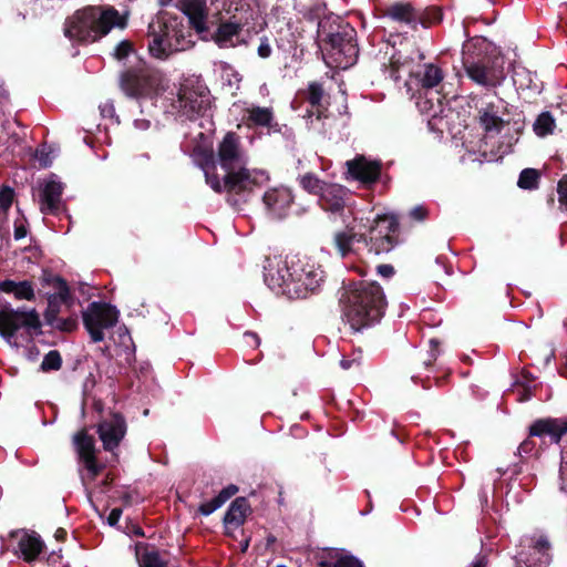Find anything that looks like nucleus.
<instances>
[{
  "label": "nucleus",
  "mask_w": 567,
  "mask_h": 567,
  "mask_svg": "<svg viewBox=\"0 0 567 567\" xmlns=\"http://www.w3.org/2000/svg\"><path fill=\"white\" fill-rule=\"evenodd\" d=\"M276 567H286V566H285V565H278V566H276Z\"/></svg>",
  "instance_id": "nucleus-64"
},
{
  "label": "nucleus",
  "mask_w": 567,
  "mask_h": 567,
  "mask_svg": "<svg viewBox=\"0 0 567 567\" xmlns=\"http://www.w3.org/2000/svg\"><path fill=\"white\" fill-rule=\"evenodd\" d=\"M38 354H39V352L34 347H32L28 350V358L30 360H34Z\"/></svg>",
  "instance_id": "nucleus-54"
},
{
  "label": "nucleus",
  "mask_w": 567,
  "mask_h": 567,
  "mask_svg": "<svg viewBox=\"0 0 567 567\" xmlns=\"http://www.w3.org/2000/svg\"><path fill=\"white\" fill-rule=\"evenodd\" d=\"M262 203L271 218L281 219L288 215L293 203V195L290 188L276 186L265 192Z\"/></svg>",
  "instance_id": "nucleus-16"
},
{
  "label": "nucleus",
  "mask_w": 567,
  "mask_h": 567,
  "mask_svg": "<svg viewBox=\"0 0 567 567\" xmlns=\"http://www.w3.org/2000/svg\"><path fill=\"white\" fill-rule=\"evenodd\" d=\"M100 111L103 117L113 118L115 116V107L114 104L110 101L100 105Z\"/></svg>",
  "instance_id": "nucleus-44"
},
{
  "label": "nucleus",
  "mask_w": 567,
  "mask_h": 567,
  "mask_svg": "<svg viewBox=\"0 0 567 567\" xmlns=\"http://www.w3.org/2000/svg\"><path fill=\"white\" fill-rule=\"evenodd\" d=\"M62 365V358L56 350H51L49 353L45 354L43 358V361L41 363V370L47 371H56Z\"/></svg>",
  "instance_id": "nucleus-36"
},
{
  "label": "nucleus",
  "mask_w": 567,
  "mask_h": 567,
  "mask_svg": "<svg viewBox=\"0 0 567 567\" xmlns=\"http://www.w3.org/2000/svg\"><path fill=\"white\" fill-rule=\"evenodd\" d=\"M55 287L58 291L49 296L48 309L45 312L47 321L50 324L54 323L56 316L62 311V308L68 309L73 302L65 280L56 278Z\"/></svg>",
  "instance_id": "nucleus-25"
},
{
  "label": "nucleus",
  "mask_w": 567,
  "mask_h": 567,
  "mask_svg": "<svg viewBox=\"0 0 567 567\" xmlns=\"http://www.w3.org/2000/svg\"><path fill=\"white\" fill-rule=\"evenodd\" d=\"M248 156L240 145L239 137L227 133L217 146L216 159L213 153L205 156L199 164L204 171L206 183L217 193L251 192L269 181L264 169H249Z\"/></svg>",
  "instance_id": "nucleus-1"
},
{
  "label": "nucleus",
  "mask_w": 567,
  "mask_h": 567,
  "mask_svg": "<svg viewBox=\"0 0 567 567\" xmlns=\"http://www.w3.org/2000/svg\"><path fill=\"white\" fill-rule=\"evenodd\" d=\"M354 30L330 33L328 43L331 47L334 61L342 68L352 64L358 55L357 44L354 43Z\"/></svg>",
  "instance_id": "nucleus-14"
},
{
  "label": "nucleus",
  "mask_w": 567,
  "mask_h": 567,
  "mask_svg": "<svg viewBox=\"0 0 567 567\" xmlns=\"http://www.w3.org/2000/svg\"><path fill=\"white\" fill-rule=\"evenodd\" d=\"M524 563L527 567H547L550 563L549 543L546 538L540 537L533 546L529 557H525L519 553L516 557V567H522Z\"/></svg>",
  "instance_id": "nucleus-29"
},
{
  "label": "nucleus",
  "mask_w": 567,
  "mask_h": 567,
  "mask_svg": "<svg viewBox=\"0 0 567 567\" xmlns=\"http://www.w3.org/2000/svg\"><path fill=\"white\" fill-rule=\"evenodd\" d=\"M238 492V487L235 485H228L219 492L216 498L224 505L231 496Z\"/></svg>",
  "instance_id": "nucleus-41"
},
{
  "label": "nucleus",
  "mask_w": 567,
  "mask_h": 567,
  "mask_svg": "<svg viewBox=\"0 0 567 567\" xmlns=\"http://www.w3.org/2000/svg\"><path fill=\"white\" fill-rule=\"evenodd\" d=\"M244 120L248 126L266 127L269 132H280V125L275 121L272 107L248 104L244 111Z\"/></svg>",
  "instance_id": "nucleus-23"
},
{
  "label": "nucleus",
  "mask_w": 567,
  "mask_h": 567,
  "mask_svg": "<svg viewBox=\"0 0 567 567\" xmlns=\"http://www.w3.org/2000/svg\"><path fill=\"white\" fill-rule=\"evenodd\" d=\"M506 103L503 100L487 103L480 109L478 118L486 136L493 137L501 133L507 121L504 118Z\"/></svg>",
  "instance_id": "nucleus-20"
},
{
  "label": "nucleus",
  "mask_w": 567,
  "mask_h": 567,
  "mask_svg": "<svg viewBox=\"0 0 567 567\" xmlns=\"http://www.w3.org/2000/svg\"><path fill=\"white\" fill-rule=\"evenodd\" d=\"M121 87L131 97H153L159 87V78L147 70H130L121 76Z\"/></svg>",
  "instance_id": "nucleus-12"
},
{
  "label": "nucleus",
  "mask_w": 567,
  "mask_h": 567,
  "mask_svg": "<svg viewBox=\"0 0 567 567\" xmlns=\"http://www.w3.org/2000/svg\"><path fill=\"white\" fill-rule=\"evenodd\" d=\"M132 51V43L127 40H124L116 45L114 55L117 60H122L125 59Z\"/></svg>",
  "instance_id": "nucleus-39"
},
{
  "label": "nucleus",
  "mask_w": 567,
  "mask_h": 567,
  "mask_svg": "<svg viewBox=\"0 0 567 567\" xmlns=\"http://www.w3.org/2000/svg\"><path fill=\"white\" fill-rule=\"evenodd\" d=\"M97 433L104 450L113 452L126 434V422L121 414H112L99 423Z\"/></svg>",
  "instance_id": "nucleus-17"
},
{
  "label": "nucleus",
  "mask_w": 567,
  "mask_h": 567,
  "mask_svg": "<svg viewBox=\"0 0 567 567\" xmlns=\"http://www.w3.org/2000/svg\"><path fill=\"white\" fill-rule=\"evenodd\" d=\"M9 546L16 555L25 561H32L41 554L44 544L35 533L17 530L11 533Z\"/></svg>",
  "instance_id": "nucleus-18"
},
{
  "label": "nucleus",
  "mask_w": 567,
  "mask_h": 567,
  "mask_svg": "<svg viewBox=\"0 0 567 567\" xmlns=\"http://www.w3.org/2000/svg\"><path fill=\"white\" fill-rule=\"evenodd\" d=\"M485 561H484V558L483 557H480L477 559H475L472 564H471V567H485Z\"/></svg>",
  "instance_id": "nucleus-53"
},
{
  "label": "nucleus",
  "mask_w": 567,
  "mask_h": 567,
  "mask_svg": "<svg viewBox=\"0 0 567 567\" xmlns=\"http://www.w3.org/2000/svg\"><path fill=\"white\" fill-rule=\"evenodd\" d=\"M196 153H199V148H194V155H195Z\"/></svg>",
  "instance_id": "nucleus-61"
},
{
  "label": "nucleus",
  "mask_w": 567,
  "mask_h": 567,
  "mask_svg": "<svg viewBox=\"0 0 567 567\" xmlns=\"http://www.w3.org/2000/svg\"><path fill=\"white\" fill-rule=\"evenodd\" d=\"M355 363H357L355 360H348V359H344V358L340 361V365L344 370L350 369Z\"/></svg>",
  "instance_id": "nucleus-52"
},
{
  "label": "nucleus",
  "mask_w": 567,
  "mask_h": 567,
  "mask_svg": "<svg viewBox=\"0 0 567 567\" xmlns=\"http://www.w3.org/2000/svg\"><path fill=\"white\" fill-rule=\"evenodd\" d=\"M42 155H43L42 151L37 153V157L43 164V166H49L51 162L47 158H43Z\"/></svg>",
  "instance_id": "nucleus-55"
},
{
  "label": "nucleus",
  "mask_w": 567,
  "mask_h": 567,
  "mask_svg": "<svg viewBox=\"0 0 567 567\" xmlns=\"http://www.w3.org/2000/svg\"><path fill=\"white\" fill-rule=\"evenodd\" d=\"M118 310L105 302H91L83 311V323L93 342L105 338V330L113 328L118 320Z\"/></svg>",
  "instance_id": "nucleus-10"
},
{
  "label": "nucleus",
  "mask_w": 567,
  "mask_h": 567,
  "mask_svg": "<svg viewBox=\"0 0 567 567\" xmlns=\"http://www.w3.org/2000/svg\"><path fill=\"white\" fill-rule=\"evenodd\" d=\"M560 489H561L563 492H567V487H566L565 485H561V486H560Z\"/></svg>",
  "instance_id": "nucleus-60"
},
{
  "label": "nucleus",
  "mask_w": 567,
  "mask_h": 567,
  "mask_svg": "<svg viewBox=\"0 0 567 567\" xmlns=\"http://www.w3.org/2000/svg\"><path fill=\"white\" fill-rule=\"evenodd\" d=\"M221 506L220 502L215 497L212 501L200 504L198 511L202 515L208 516Z\"/></svg>",
  "instance_id": "nucleus-40"
},
{
  "label": "nucleus",
  "mask_w": 567,
  "mask_h": 567,
  "mask_svg": "<svg viewBox=\"0 0 567 567\" xmlns=\"http://www.w3.org/2000/svg\"><path fill=\"white\" fill-rule=\"evenodd\" d=\"M556 122L554 116L549 112L540 113L533 124L535 134L539 137H545L553 134Z\"/></svg>",
  "instance_id": "nucleus-31"
},
{
  "label": "nucleus",
  "mask_w": 567,
  "mask_h": 567,
  "mask_svg": "<svg viewBox=\"0 0 567 567\" xmlns=\"http://www.w3.org/2000/svg\"><path fill=\"white\" fill-rule=\"evenodd\" d=\"M74 444L79 457L86 470V473L82 475L83 485L86 486L89 482L96 478L103 466L96 461L95 441L92 436L87 435L85 432H80L74 436Z\"/></svg>",
  "instance_id": "nucleus-13"
},
{
  "label": "nucleus",
  "mask_w": 567,
  "mask_h": 567,
  "mask_svg": "<svg viewBox=\"0 0 567 567\" xmlns=\"http://www.w3.org/2000/svg\"><path fill=\"white\" fill-rule=\"evenodd\" d=\"M410 216L417 221H422L426 218L427 210L424 206L419 205L411 209Z\"/></svg>",
  "instance_id": "nucleus-42"
},
{
  "label": "nucleus",
  "mask_w": 567,
  "mask_h": 567,
  "mask_svg": "<svg viewBox=\"0 0 567 567\" xmlns=\"http://www.w3.org/2000/svg\"><path fill=\"white\" fill-rule=\"evenodd\" d=\"M350 194L347 188L338 184H328L319 196V203L324 210L339 213L343 210Z\"/></svg>",
  "instance_id": "nucleus-26"
},
{
  "label": "nucleus",
  "mask_w": 567,
  "mask_h": 567,
  "mask_svg": "<svg viewBox=\"0 0 567 567\" xmlns=\"http://www.w3.org/2000/svg\"><path fill=\"white\" fill-rule=\"evenodd\" d=\"M348 173L352 178L363 183H374L381 172V164L379 161L369 159L363 155H358L353 159L346 163Z\"/></svg>",
  "instance_id": "nucleus-22"
},
{
  "label": "nucleus",
  "mask_w": 567,
  "mask_h": 567,
  "mask_svg": "<svg viewBox=\"0 0 567 567\" xmlns=\"http://www.w3.org/2000/svg\"><path fill=\"white\" fill-rule=\"evenodd\" d=\"M324 96L323 89L321 84L317 82H312L308 86L307 100L311 104L312 107H316V111H308L305 117L308 121L309 127L321 131L322 126L320 125V121L326 116V109H322V100Z\"/></svg>",
  "instance_id": "nucleus-27"
},
{
  "label": "nucleus",
  "mask_w": 567,
  "mask_h": 567,
  "mask_svg": "<svg viewBox=\"0 0 567 567\" xmlns=\"http://www.w3.org/2000/svg\"><path fill=\"white\" fill-rule=\"evenodd\" d=\"M52 326H54L61 330L69 331L75 327V320L74 319L61 320L56 317V320L54 321V323Z\"/></svg>",
  "instance_id": "nucleus-45"
},
{
  "label": "nucleus",
  "mask_w": 567,
  "mask_h": 567,
  "mask_svg": "<svg viewBox=\"0 0 567 567\" xmlns=\"http://www.w3.org/2000/svg\"><path fill=\"white\" fill-rule=\"evenodd\" d=\"M198 136H199L200 138H207V135H206L204 132H199V133H198Z\"/></svg>",
  "instance_id": "nucleus-58"
},
{
  "label": "nucleus",
  "mask_w": 567,
  "mask_h": 567,
  "mask_svg": "<svg viewBox=\"0 0 567 567\" xmlns=\"http://www.w3.org/2000/svg\"><path fill=\"white\" fill-rule=\"evenodd\" d=\"M27 236V229L23 225H17L14 226V238L17 240L22 239Z\"/></svg>",
  "instance_id": "nucleus-50"
},
{
  "label": "nucleus",
  "mask_w": 567,
  "mask_h": 567,
  "mask_svg": "<svg viewBox=\"0 0 567 567\" xmlns=\"http://www.w3.org/2000/svg\"><path fill=\"white\" fill-rule=\"evenodd\" d=\"M130 12L120 13L111 6L87 7L76 11L64 25V34L79 42H93L113 28H125Z\"/></svg>",
  "instance_id": "nucleus-4"
},
{
  "label": "nucleus",
  "mask_w": 567,
  "mask_h": 567,
  "mask_svg": "<svg viewBox=\"0 0 567 567\" xmlns=\"http://www.w3.org/2000/svg\"><path fill=\"white\" fill-rule=\"evenodd\" d=\"M299 183L301 187L313 195L320 196L321 192L323 190L324 186L327 185L326 182L319 179L315 174L307 173L299 178Z\"/></svg>",
  "instance_id": "nucleus-32"
},
{
  "label": "nucleus",
  "mask_w": 567,
  "mask_h": 567,
  "mask_svg": "<svg viewBox=\"0 0 567 567\" xmlns=\"http://www.w3.org/2000/svg\"><path fill=\"white\" fill-rule=\"evenodd\" d=\"M424 60L423 53L415 51L405 54L401 51L392 54L388 71L394 81H399L403 75H408L405 80L406 91L412 96L421 89H433L443 81L442 70L432 63L422 64Z\"/></svg>",
  "instance_id": "nucleus-7"
},
{
  "label": "nucleus",
  "mask_w": 567,
  "mask_h": 567,
  "mask_svg": "<svg viewBox=\"0 0 567 567\" xmlns=\"http://www.w3.org/2000/svg\"><path fill=\"white\" fill-rule=\"evenodd\" d=\"M136 535L138 536H143V532L141 530V528H138L136 532H135Z\"/></svg>",
  "instance_id": "nucleus-59"
},
{
  "label": "nucleus",
  "mask_w": 567,
  "mask_h": 567,
  "mask_svg": "<svg viewBox=\"0 0 567 567\" xmlns=\"http://www.w3.org/2000/svg\"><path fill=\"white\" fill-rule=\"evenodd\" d=\"M40 326V318L34 309L25 310L21 308L14 310L10 306L0 307V336L10 346H18L14 336L20 328L30 331L38 330Z\"/></svg>",
  "instance_id": "nucleus-11"
},
{
  "label": "nucleus",
  "mask_w": 567,
  "mask_h": 567,
  "mask_svg": "<svg viewBox=\"0 0 567 567\" xmlns=\"http://www.w3.org/2000/svg\"><path fill=\"white\" fill-rule=\"evenodd\" d=\"M60 530H56V536L62 537V534H60Z\"/></svg>",
  "instance_id": "nucleus-63"
},
{
  "label": "nucleus",
  "mask_w": 567,
  "mask_h": 567,
  "mask_svg": "<svg viewBox=\"0 0 567 567\" xmlns=\"http://www.w3.org/2000/svg\"><path fill=\"white\" fill-rule=\"evenodd\" d=\"M172 106L179 115L186 116L189 120L200 116L202 121L198 125L207 127V131H212L214 126L212 96L206 86L202 84H183Z\"/></svg>",
  "instance_id": "nucleus-9"
},
{
  "label": "nucleus",
  "mask_w": 567,
  "mask_h": 567,
  "mask_svg": "<svg viewBox=\"0 0 567 567\" xmlns=\"http://www.w3.org/2000/svg\"><path fill=\"white\" fill-rule=\"evenodd\" d=\"M559 203L567 206V181H560L557 187Z\"/></svg>",
  "instance_id": "nucleus-46"
},
{
  "label": "nucleus",
  "mask_w": 567,
  "mask_h": 567,
  "mask_svg": "<svg viewBox=\"0 0 567 567\" xmlns=\"http://www.w3.org/2000/svg\"><path fill=\"white\" fill-rule=\"evenodd\" d=\"M14 199V190L4 186L0 190V219L6 220L8 212Z\"/></svg>",
  "instance_id": "nucleus-35"
},
{
  "label": "nucleus",
  "mask_w": 567,
  "mask_h": 567,
  "mask_svg": "<svg viewBox=\"0 0 567 567\" xmlns=\"http://www.w3.org/2000/svg\"><path fill=\"white\" fill-rule=\"evenodd\" d=\"M377 272L384 278H390L394 274V268L388 264L379 265L377 267Z\"/></svg>",
  "instance_id": "nucleus-47"
},
{
  "label": "nucleus",
  "mask_w": 567,
  "mask_h": 567,
  "mask_svg": "<svg viewBox=\"0 0 567 567\" xmlns=\"http://www.w3.org/2000/svg\"><path fill=\"white\" fill-rule=\"evenodd\" d=\"M567 433V419H542L534 422L529 427L532 436H549L550 442L558 444L564 434Z\"/></svg>",
  "instance_id": "nucleus-24"
},
{
  "label": "nucleus",
  "mask_w": 567,
  "mask_h": 567,
  "mask_svg": "<svg viewBox=\"0 0 567 567\" xmlns=\"http://www.w3.org/2000/svg\"><path fill=\"white\" fill-rule=\"evenodd\" d=\"M527 447H528V444L526 442H524L523 444H520L519 449L523 450V451H527Z\"/></svg>",
  "instance_id": "nucleus-56"
},
{
  "label": "nucleus",
  "mask_w": 567,
  "mask_h": 567,
  "mask_svg": "<svg viewBox=\"0 0 567 567\" xmlns=\"http://www.w3.org/2000/svg\"><path fill=\"white\" fill-rule=\"evenodd\" d=\"M247 548H248V540H246V542H245V544H243V548H241V550H243V551H246V550H247Z\"/></svg>",
  "instance_id": "nucleus-57"
},
{
  "label": "nucleus",
  "mask_w": 567,
  "mask_h": 567,
  "mask_svg": "<svg viewBox=\"0 0 567 567\" xmlns=\"http://www.w3.org/2000/svg\"><path fill=\"white\" fill-rule=\"evenodd\" d=\"M343 320L354 332L378 322L385 308V297L381 286L374 281L351 282L340 297Z\"/></svg>",
  "instance_id": "nucleus-3"
},
{
  "label": "nucleus",
  "mask_w": 567,
  "mask_h": 567,
  "mask_svg": "<svg viewBox=\"0 0 567 567\" xmlns=\"http://www.w3.org/2000/svg\"><path fill=\"white\" fill-rule=\"evenodd\" d=\"M121 515H122V509L121 508H113L109 516H107V523L110 526H115L120 518H121Z\"/></svg>",
  "instance_id": "nucleus-48"
},
{
  "label": "nucleus",
  "mask_w": 567,
  "mask_h": 567,
  "mask_svg": "<svg viewBox=\"0 0 567 567\" xmlns=\"http://www.w3.org/2000/svg\"><path fill=\"white\" fill-rule=\"evenodd\" d=\"M398 226V220L393 215H378L368 236L348 229L334 235V244L341 257L348 256L353 250V244L360 241H364L369 251L375 255L389 252L396 244L394 234Z\"/></svg>",
  "instance_id": "nucleus-8"
},
{
  "label": "nucleus",
  "mask_w": 567,
  "mask_h": 567,
  "mask_svg": "<svg viewBox=\"0 0 567 567\" xmlns=\"http://www.w3.org/2000/svg\"><path fill=\"white\" fill-rule=\"evenodd\" d=\"M321 567H328L326 564H321ZM329 567H363L360 560L354 557H341L339 558L333 566Z\"/></svg>",
  "instance_id": "nucleus-38"
},
{
  "label": "nucleus",
  "mask_w": 567,
  "mask_h": 567,
  "mask_svg": "<svg viewBox=\"0 0 567 567\" xmlns=\"http://www.w3.org/2000/svg\"><path fill=\"white\" fill-rule=\"evenodd\" d=\"M0 291L11 293L18 300H32L34 290L30 281L4 280L0 282Z\"/></svg>",
  "instance_id": "nucleus-30"
},
{
  "label": "nucleus",
  "mask_w": 567,
  "mask_h": 567,
  "mask_svg": "<svg viewBox=\"0 0 567 567\" xmlns=\"http://www.w3.org/2000/svg\"><path fill=\"white\" fill-rule=\"evenodd\" d=\"M258 55L262 59H266L270 56L271 54V47L266 38L261 39L259 45H258Z\"/></svg>",
  "instance_id": "nucleus-43"
},
{
  "label": "nucleus",
  "mask_w": 567,
  "mask_h": 567,
  "mask_svg": "<svg viewBox=\"0 0 567 567\" xmlns=\"http://www.w3.org/2000/svg\"><path fill=\"white\" fill-rule=\"evenodd\" d=\"M245 339H246V342L248 344H252L254 347H258L259 343H260V340L258 338V336L254 332H246L244 334Z\"/></svg>",
  "instance_id": "nucleus-49"
},
{
  "label": "nucleus",
  "mask_w": 567,
  "mask_h": 567,
  "mask_svg": "<svg viewBox=\"0 0 567 567\" xmlns=\"http://www.w3.org/2000/svg\"><path fill=\"white\" fill-rule=\"evenodd\" d=\"M178 8L198 34L210 30L212 10L210 6H206L205 0H181Z\"/></svg>",
  "instance_id": "nucleus-19"
},
{
  "label": "nucleus",
  "mask_w": 567,
  "mask_h": 567,
  "mask_svg": "<svg viewBox=\"0 0 567 567\" xmlns=\"http://www.w3.org/2000/svg\"><path fill=\"white\" fill-rule=\"evenodd\" d=\"M250 506L245 497L233 501L225 514L224 526L227 535H233L246 520Z\"/></svg>",
  "instance_id": "nucleus-28"
},
{
  "label": "nucleus",
  "mask_w": 567,
  "mask_h": 567,
  "mask_svg": "<svg viewBox=\"0 0 567 567\" xmlns=\"http://www.w3.org/2000/svg\"><path fill=\"white\" fill-rule=\"evenodd\" d=\"M264 279L276 293L289 299H303L320 287L323 270L305 256H275L267 259Z\"/></svg>",
  "instance_id": "nucleus-2"
},
{
  "label": "nucleus",
  "mask_w": 567,
  "mask_h": 567,
  "mask_svg": "<svg viewBox=\"0 0 567 567\" xmlns=\"http://www.w3.org/2000/svg\"><path fill=\"white\" fill-rule=\"evenodd\" d=\"M141 567H167L166 563L161 558L159 554L155 550H146L140 557Z\"/></svg>",
  "instance_id": "nucleus-37"
},
{
  "label": "nucleus",
  "mask_w": 567,
  "mask_h": 567,
  "mask_svg": "<svg viewBox=\"0 0 567 567\" xmlns=\"http://www.w3.org/2000/svg\"><path fill=\"white\" fill-rule=\"evenodd\" d=\"M210 28H217L212 37L217 45L231 48L238 44L243 29L254 16L248 0H210Z\"/></svg>",
  "instance_id": "nucleus-6"
},
{
  "label": "nucleus",
  "mask_w": 567,
  "mask_h": 567,
  "mask_svg": "<svg viewBox=\"0 0 567 567\" xmlns=\"http://www.w3.org/2000/svg\"><path fill=\"white\" fill-rule=\"evenodd\" d=\"M389 16L393 20L406 22V23L413 21L415 18L413 8L411 7V4H408V3H398V4L392 6L389 9Z\"/></svg>",
  "instance_id": "nucleus-33"
},
{
  "label": "nucleus",
  "mask_w": 567,
  "mask_h": 567,
  "mask_svg": "<svg viewBox=\"0 0 567 567\" xmlns=\"http://www.w3.org/2000/svg\"><path fill=\"white\" fill-rule=\"evenodd\" d=\"M147 49L158 60H165L175 52L193 45L192 34L183 19L167 11H161L147 25Z\"/></svg>",
  "instance_id": "nucleus-5"
},
{
  "label": "nucleus",
  "mask_w": 567,
  "mask_h": 567,
  "mask_svg": "<svg viewBox=\"0 0 567 567\" xmlns=\"http://www.w3.org/2000/svg\"><path fill=\"white\" fill-rule=\"evenodd\" d=\"M467 76L478 85L494 87L504 79L503 71L485 62H464Z\"/></svg>",
  "instance_id": "nucleus-21"
},
{
  "label": "nucleus",
  "mask_w": 567,
  "mask_h": 567,
  "mask_svg": "<svg viewBox=\"0 0 567 567\" xmlns=\"http://www.w3.org/2000/svg\"><path fill=\"white\" fill-rule=\"evenodd\" d=\"M539 183V173L534 168H525L520 172L517 185L523 189H536Z\"/></svg>",
  "instance_id": "nucleus-34"
},
{
  "label": "nucleus",
  "mask_w": 567,
  "mask_h": 567,
  "mask_svg": "<svg viewBox=\"0 0 567 567\" xmlns=\"http://www.w3.org/2000/svg\"><path fill=\"white\" fill-rule=\"evenodd\" d=\"M60 530H56V536L62 537V534H60Z\"/></svg>",
  "instance_id": "nucleus-62"
},
{
  "label": "nucleus",
  "mask_w": 567,
  "mask_h": 567,
  "mask_svg": "<svg viewBox=\"0 0 567 567\" xmlns=\"http://www.w3.org/2000/svg\"><path fill=\"white\" fill-rule=\"evenodd\" d=\"M40 209L43 214L56 215L64 209L62 203L63 184L56 175L40 183Z\"/></svg>",
  "instance_id": "nucleus-15"
},
{
  "label": "nucleus",
  "mask_w": 567,
  "mask_h": 567,
  "mask_svg": "<svg viewBox=\"0 0 567 567\" xmlns=\"http://www.w3.org/2000/svg\"><path fill=\"white\" fill-rule=\"evenodd\" d=\"M134 126L138 130L145 131V130L150 128L151 122L145 118H137L134 121Z\"/></svg>",
  "instance_id": "nucleus-51"
}]
</instances>
